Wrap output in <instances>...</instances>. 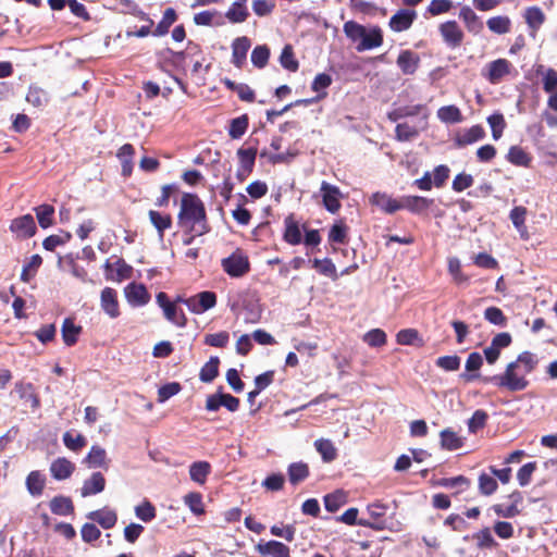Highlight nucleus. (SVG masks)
Masks as SVG:
<instances>
[{
	"label": "nucleus",
	"instance_id": "obj_12",
	"mask_svg": "<svg viewBox=\"0 0 557 557\" xmlns=\"http://www.w3.org/2000/svg\"><path fill=\"white\" fill-rule=\"evenodd\" d=\"M256 550L263 556L290 557L289 547L284 543L275 540L258 543Z\"/></svg>",
	"mask_w": 557,
	"mask_h": 557
},
{
	"label": "nucleus",
	"instance_id": "obj_19",
	"mask_svg": "<svg viewBox=\"0 0 557 557\" xmlns=\"http://www.w3.org/2000/svg\"><path fill=\"white\" fill-rule=\"evenodd\" d=\"M527 208L522 206H517L511 209L509 213V219L512 222V225L519 233L520 237L523 240H528L530 238V233L528 231V227L525 225V216H527Z\"/></svg>",
	"mask_w": 557,
	"mask_h": 557
},
{
	"label": "nucleus",
	"instance_id": "obj_21",
	"mask_svg": "<svg viewBox=\"0 0 557 557\" xmlns=\"http://www.w3.org/2000/svg\"><path fill=\"white\" fill-rule=\"evenodd\" d=\"M106 486V479L100 472H94L91 476L84 481L81 488V495L87 497L101 493Z\"/></svg>",
	"mask_w": 557,
	"mask_h": 557
},
{
	"label": "nucleus",
	"instance_id": "obj_15",
	"mask_svg": "<svg viewBox=\"0 0 557 557\" xmlns=\"http://www.w3.org/2000/svg\"><path fill=\"white\" fill-rule=\"evenodd\" d=\"M383 44V35L380 27L374 26L369 30L364 28V35L361 37L360 42L357 45V51H366L377 48Z\"/></svg>",
	"mask_w": 557,
	"mask_h": 557
},
{
	"label": "nucleus",
	"instance_id": "obj_52",
	"mask_svg": "<svg viewBox=\"0 0 557 557\" xmlns=\"http://www.w3.org/2000/svg\"><path fill=\"white\" fill-rule=\"evenodd\" d=\"M507 159L510 163L519 166H528L531 161L529 154L519 146L510 147Z\"/></svg>",
	"mask_w": 557,
	"mask_h": 557
},
{
	"label": "nucleus",
	"instance_id": "obj_46",
	"mask_svg": "<svg viewBox=\"0 0 557 557\" xmlns=\"http://www.w3.org/2000/svg\"><path fill=\"white\" fill-rule=\"evenodd\" d=\"M270 58V49L267 45H259L253 48L251 52V63L257 69H263L267 66Z\"/></svg>",
	"mask_w": 557,
	"mask_h": 557
},
{
	"label": "nucleus",
	"instance_id": "obj_36",
	"mask_svg": "<svg viewBox=\"0 0 557 557\" xmlns=\"http://www.w3.org/2000/svg\"><path fill=\"white\" fill-rule=\"evenodd\" d=\"M210 471L211 466L207 461H196L189 467L190 479L198 484H203L206 482Z\"/></svg>",
	"mask_w": 557,
	"mask_h": 557
},
{
	"label": "nucleus",
	"instance_id": "obj_45",
	"mask_svg": "<svg viewBox=\"0 0 557 557\" xmlns=\"http://www.w3.org/2000/svg\"><path fill=\"white\" fill-rule=\"evenodd\" d=\"M176 21V12L172 8H168L162 16V20L158 23L153 36H163L168 34L171 25Z\"/></svg>",
	"mask_w": 557,
	"mask_h": 557
},
{
	"label": "nucleus",
	"instance_id": "obj_34",
	"mask_svg": "<svg viewBox=\"0 0 557 557\" xmlns=\"http://www.w3.org/2000/svg\"><path fill=\"white\" fill-rule=\"evenodd\" d=\"M437 117L446 124H456L462 121L461 111L454 104L441 107L437 110Z\"/></svg>",
	"mask_w": 557,
	"mask_h": 557
},
{
	"label": "nucleus",
	"instance_id": "obj_55",
	"mask_svg": "<svg viewBox=\"0 0 557 557\" xmlns=\"http://www.w3.org/2000/svg\"><path fill=\"white\" fill-rule=\"evenodd\" d=\"M488 414L482 410L478 409L473 412L472 417L468 420V430L470 433L474 434L480 429H483L486 421H487Z\"/></svg>",
	"mask_w": 557,
	"mask_h": 557
},
{
	"label": "nucleus",
	"instance_id": "obj_31",
	"mask_svg": "<svg viewBox=\"0 0 557 557\" xmlns=\"http://www.w3.org/2000/svg\"><path fill=\"white\" fill-rule=\"evenodd\" d=\"M62 338L66 346H73L78 339L82 327L76 325L70 318L65 319L62 324Z\"/></svg>",
	"mask_w": 557,
	"mask_h": 557
},
{
	"label": "nucleus",
	"instance_id": "obj_44",
	"mask_svg": "<svg viewBox=\"0 0 557 557\" xmlns=\"http://www.w3.org/2000/svg\"><path fill=\"white\" fill-rule=\"evenodd\" d=\"M419 127L409 123H398L395 128V137L398 141H408L419 135Z\"/></svg>",
	"mask_w": 557,
	"mask_h": 557
},
{
	"label": "nucleus",
	"instance_id": "obj_28",
	"mask_svg": "<svg viewBox=\"0 0 557 557\" xmlns=\"http://www.w3.org/2000/svg\"><path fill=\"white\" fill-rule=\"evenodd\" d=\"M49 507L51 512L58 516H69L74 511L72 499L62 495L53 497Z\"/></svg>",
	"mask_w": 557,
	"mask_h": 557
},
{
	"label": "nucleus",
	"instance_id": "obj_53",
	"mask_svg": "<svg viewBox=\"0 0 557 557\" xmlns=\"http://www.w3.org/2000/svg\"><path fill=\"white\" fill-rule=\"evenodd\" d=\"M487 123L492 129V136L498 140L506 127V122L502 113H494L487 117Z\"/></svg>",
	"mask_w": 557,
	"mask_h": 557
},
{
	"label": "nucleus",
	"instance_id": "obj_60",
	"mask_svg": "<svg viewBox=\"0 0 557 557\" xmlns=\"http://www.w3.org/2000/svg\"><path fill=\"white\" fill-rule=\"evenodd\" d=\"M364 26L361 24L355 22V21H348L344 24V33L345 35L351 40V41H359L361 37L364 35Z\"/></svg>",
	"mask_w": 557,
	"mask_h": 557
},
{
	"label": "nucleus",
	"instance_id": "obj_38",
	"mask_svg": "<svg viewBox=\"0 0 557 557\" xmlns=\"http://www.w3.org/2000/svg\"><path fill=\"white\" fill-rule=\"evenodd\" d=\"M314 447L324 462H331L337 457V450L330 440L319 438L314 442Z\"/></svg>",
	"mask_w": 557,
	"mask_h": 557
},
{
	"label": "nucleus",
	"instance_id": "obj_25",
	"mask_svg": "<svg viewBox=\"0 0 557 557\" xmlns=\"http://www.w3.org/2000/svg\"><path fill=\"white\" fill-rule=\"evenodd\" d=\"M485 137V131L481 125H473L456 137V145L465 147L472 145Z\"/></svg>",
	"mask_w": 557,
	"mask_h": 557
},
{
	"label": "nucleus",
	"instance_id": "obj_63",
	"mask_svg": "<svg viewBox=\"0 0 557 557\" xmlns=\"http://www.w3.org/2000/svg\"><path fill=\"white\" fill-rule=\"evenodd\" d=\"M205 344L212 347L223 348L230 342V334L222 331L214 334H207L203 339Z\"/></svg>",
	"mask_w": 557,
	"mask_h": 557
},
{
	"label": "nucleus",
	"instance_id": "obj_22",
	"mask_svg": "<svg viewBox=\"0 0 557 557\" xmlns=\"http://www.w3.org/2000/svg\"><path fill=\"white\" fill-rule=\"evenodd\" d=\"M87 518L99 523L106 530L113 528L117 521L116 512L107 508L91 511Z\"/></svg>",
	"mask_w": 557,
	"mask_h": 557
},
{
	"label": "nucleus",
	"instance_id": "obj_16",
	"mask_svg": "<svg viewBox=\"0 0 557 557\" xmlns=\"http://www.w3.org/2000/svg\"><path fill=\"white\" fill-rule=\"evenodd\" d=\"M46 481L47 478L41 471H30L25 480V486L28 494L33 497L41 496L46 486Z\"/></svg>",
	"mask_w": 557,
	"mask_h": 557
},
{
	"label": "nucleus",
	"instance_id": "obj_9",
	"mask_svg": "<svg viewBox=\"0 0 557 557\" xmlns=\"http://www.w3.org/2000/svg\"><path fill=\"white\" fill-rule=\"evenodd\" d=\"M125 297L133 307H141L149 302L150 294L143 284L131 283L125 289Z\"/></svg>",
	"mask_w": 557,
	"mask_h": 557
},
{
	"label": "nucleus",
	"instance_id": "obj_20",
	"mask_svg": "<svg viewBox=\"0 0 557 557\" xmlns=\"http://www.w3.org/2000/svg\"><path fill=\"white\" fill-rule=\"evenodd\" d=\"M483 364V357L480 352H471L466 361L465 368L466 371L469 373H462L460 377L465 380L466 382H471L475 379H480L482 381V377L480 373L478 372L480 368Z\"/></svg>",
	"mask_w": 557,
	"mask_h": 557
},
{
	"label": "nucleus",
	"instance_id": "obj_57",
	"mask_svg": "<svg viewBox=\"0 0 557 557\" xmlns=\"http://www.w3.org/2000/svg\"><path fill=\"white\" fill-rule=\"evenodd\" d=\"M331 84H332V77H331V75H329L326 73H320L314 77V79L311 84V89L315 92L322 91V95H319L317 97V99H321L322 97L326 96L325 89L327 87H330Z\"/></svg>",
	"mask_w": 557,
	"mask_h": 557
},
{
	"label": "nucleus",
	"instance_id": "obj_59",
	"mask_svg": "<svg viewBox=\"0 0 557 557\" xmlns=\"http://www.w3.org/2000/svg\"><path fill=\"white\" fill-rule=\"evenodd\" d=\"M135 515L139 520L150 522L156 518V508L150 502L145 500L135 507Z\"/></svg>",
	"mask_w": 557,
	"mask_h": 557
},
{
	"label": "nucleus",
	"instance_id": "obj_61",
	"mask_svg": "<svg viewBox=\"0 0 557 557\" xmlns=\"http://www.w3.org/2000/svg\"><path fill=\"white\" fill-rule=\"evenodd\" d=\"M497 486V481L493 476L486 473H482L479 476V491L482 495H492L496 492Z\"/></svg>",
	"mask_w": 557,
	"mask_h": 557
},
{
	"label": "nucleus",
	"instance_id": "obj_58",
	"mask_svg": "<svg viewBox=\"0 0 557 557\" xmlns=\"http://www.w3.org/2000/svg\"><path fill=\"white\" fill-rule=\"evenodd\" d=\"M281 65L292 72L298 70L299 63L294 57V52L290 46H285L280 57Z\"/></svg>",
	"mask_w": 557,
	"mask_h": 557
},
{
	"label": "nucleus",
	"instance_id": "obj_48",
	"mask_svg": "<svg viewBox=\"0 0 557 557\" xmlns=\"http://www.w3.org/2000/svg\"><path fill=\"white\" fill-rule=\"evenodd\" d=\"M248 128V116L246 114L235 117L230 123L228 135L233 139L240 138Z\"/></svg>",
	"mask_w": 557,
	"mask_h": 557
},
{
	"label": "nucleus",
	"instance_id": "obj_49",
	"mask_svg": "<svg viewBox=\"0 0 557 557\" xmlns=\"http://www.w3.org/2000/svg\"><path fill=\"white\" fill-rule=\"evenodd\" d=\"M184 504L189 508V510L196 515L205 513V506L202 503V495L198 492H190L184 496Z\"/></svg>",
	"mask_w": 557,
	"mask_h": 557
},
{
	"label": "nucleus",
	"instance_id": "obj_5",
	"mask_svg": "<svg viewBox=\"0 0 557 557\" xmlns=\"http://www.w3.org/2000/svg\"><path fill=\"white\" fill-rule=\"evenodd\" d=\"M36 230L35 219L29 213L13 219L10 224V231L20 239L33 237Z\"/></svg>",
	"mask_w": 557,
	"mask_h": 557
},
{
	"label": "nucleus",
	"instance_id": "obj_24",
	"mask_svg": "<svg viewBox=\"0 0 557 557\" xmlns=\"http://www.w3.org/2000/svg\"><path fill=\"white\" fill-rule=\"evenodd\" d=\"M419 57L410 50H404L397 58V65L404 74H413L419 65Z\"/></svg>",
	"mask_w": 557,
	"mask_h": 557
},
{
	"label": "nucleus",
	"instance_id": "obj_35",
	"mask_svg": "<svg viewBox=\"0 0 557 557\" xmlns=\"http://www.w3.org/2000/svg\"><path fill=\"white\" fill-rule=\"evenodd\" d=\"M15 391L21 399L30 403L32 408L36 409L39 407V398L34 392V385L32 383L18 382L15 384Z\"/></svg>",
	"mask_w": 557,
	"mask_h": 557
},
{
	"label": "nucleus",
	"instance_id": "obj_26",
	"mask_svg": "<svg viewBox=\"0 0 557 557\" xmlns=\"http://www.w3.org/2000/svg\"><path fill=\"white\" fill-rule=\"evenodd\" d=\"M247 0H234L230 9L225 13V17L231 23H243L248 17Z\"/></svg>",
	"mask_w": 557,
	"mask_h": 557
},
{
	"label": "nucleus",
	"instance_id": "obj_47",
	"mask_svg": "<svg viewBox=\"0 0 557 557\" xmlns=\"http://www.w3.org/2000/svg\"><path fill=\"white\" fill-rule=\"evenodd\" d=\"M163 313L165 319L174 325L178 327H184L186 325L187 319L184 312L178 310L174 302L168 305L166 308L163 309Z\"/></svg>",
	"mask_w": 557,
	"mask_h": 557
},
{
	"label": "nucleus",
	"instance_id": "obj_17",
	"mask_svg": "<svg viewBox=\"0 0 557 557\" xmlns=\"http://www.w3.org/2000/svg\"><path fill=\"white\" fill-rule=\"evenodd\" d=\"M432 205L433 199L421 196H404L400 198L401 209H407L416 214L426 211Z\"/></svg>",
	"mask_w": 557,
	"mask_h": 557
},
{
	"label": "nucleus",
	"instance_id": "obj_43",
	"mask_svg": "<svg viewBox=\"0 0 557 557\" xmlns=\"http://www.w3.org/2000/svg\"><path fill=\"white\" fill-rule=\"evenodd\" d=\"M106 450L98 445H94L86 456L85 461L90 468H101L106 466Z\"/></svg>",
	"mask_w": 557,
	"mask_h": 557
},
{
	"label": "nucleus",
	"instance_id": "obj_42",
	"mask_svg": "<svg viewBox=\"0 0 557 557\" xmlns=\"http://www.w3.org/2000/svg\"><path fill=\"white\" fill-rule=\"evenodd\" d=\"M486 24L491 32L503 35L509 33L511 21L508 16L498 15L488 18Z\"/></svg>",
	"mask_w": 557,
	"mask_h": 557
},
{
	"label": "nucleus",
	"instance_id": "obj_50",
	"mask_svg": "<svg viewBox=\"0 0 557 557\" xmlns=\"http://www.w3.org/2000/svg\"><path fill=\"white\" fill-rule=\"evenodd\" d=\"M257 150L255 148L244 149L240 148L237 151L240 168L244 172L250 173L255 165Z\"/></svg>",
	"mask_w": 557,
	"mask_h": 557
},
{
	"label": "nucleus",
	"instance_id": "obj_40",
	"mask_svg": "<svg viewBox=\"0 0 557 557\" xmlns=\"http://www.w3.org/2000/svg\"><path fill=\"white\" fill-rule=\"evenodd\" d=\"M34 211L36 213L38 223L42 228H48L53 224L54 208L51 205H40L35 207Z\"/></svg>",
	"mask_w": 557,
	"mask_h": 557
},
{
	"label": "nucleus",
	"instance_id": "obj_51",
	"mask_svg": "<svg viewBox=\"0 0 557 557\" xmlns=\"http://www.w3.org/2000/svg\"><path fill=\"white\" fill-rule=\"evenodd\" d=\"M41 263V257L39 255H33L28 262L23 267L21 273V281H23L24 283H28L35 275Z\"/></svg>",
	"mask_w": 557,
	"mask_h": 557
},
{
	"label": "nucleus",
	"instance_id": "obj_41",
	"mask_svg": "<svg viewBox=\"0 0 557 557\" xmlns=\"http://www.w3.org/2000/svg\"><path fill=\"white\" fill-rule=\"evenodd\" d=\"M513 362L519 364L523 373L530 374L537 367L539 359L536 355L531 351H522Z\"/></svg>",
	"mask_w": 557,
	"mask_h": 557
},
{
	"label": "nucleus",
	"instance_id": "obj_10",
	"mask_svg": "<svg viewBox=\"0 0 557 557\" xmlns=\"http://www.w3.org/2000/svg\"><path fill=\"white\" fill-rule=\"evenodd\" d=\"M339 521L349 524V525H360L370 528L373 530H384L385 523L384 521H370L366 518L358 519V509L357 508H349L347 509L339 518Z\"/></svg>",
	"mask_w": 557,
	"mask_h": 557
},
{
	"label": "nucleus",
	"instance_id": "obj_37",
	"mask_svg": "<svg viewBox=\"0 0 557 557\" xmlns=\"http://www.w3.org/2000/svg\"><path fill=\"white\" fill-rule=\"evenodd\" d=\"M441 446L447 450H457L462 447L463 441L450 429H445L440 433Z\"/></svg>",
	"mask_w": 557,
	"mask_h": 557
},
{
	"label": "nucleus",
	"instance_id": "obj_11",
	"mask_svg": "<svg viewBox=\"0 0 557 557\" xmlns=\"http://www.w3.org/2000/svg\"><path fill=\"white\" fill-rule=\"evenodd\" d=\"M251 47V41L248 37H237L232 42V63L242 69L246 62L247 52Z\"/></svg>",
	"mask_w": 557,
	"mask_h": 557
},
{
	"label": "nucleus",
	"instance_id": "obj_62",
	"mask_svg": "<svg viewBox=\"0 0 557 557\" xmlns=\"http://www.w3.org/2000/svg\"><path fill=\"white\" fill-rule=\"evenodd\" d=\"M181 384L177 382H171L162 385L158 389V401L165 403L171 397L177 395L181 392Z\"/></svg>",
	"mask_w": 557,
	"mask_h": 557
},
{
	"label": "nucleus",
	"instance_id": "obj_6",
	"mask_svg": "<svg viewBox=\"0 0 557 557\" xmlns=\"http://www.w3.org/2000/svg\"><path fill=\"white\" fill-rule=\"evenodd\" d=\"M512 64L506 59H497L490 62L485 69L483 75L491 84H499L502 79L510 74Z\"/></svg>",
	"mask_w": 557,
	"mask_h": 557
},
{
	"label": "nucleus",
	"instance_id": "obj_54",
	"mask_svg": "<svg viewBox=\"0 0 557 557\" xmlns=\"http://www.w3.org/2000/svg\"><path fill=\"white\" fill-rule=\"evenodd\" d=\"M363 342L370 347H381L386 343V333L381 329H373L363 335Z\"/></svg>",
	"mask_w": 557,
	"mask_h": 557
},
{
	"label": "nucleus",
	"instance_id": "obj_39",
	"mask_svg": "<svg viewBox=\"0 0 557 557\" xmlns=\"http://www.w3.org/2000/svg\"><path fill=\"white\" fill-rule=\"evenodd\" d=\"M219 363L220 359L218 357H211L200 370V381L203 383L212 382L219 374Z\"/></svg>",
	"mask_w": 557,
	"mask_h": 557
},
{
	"label": "nucleus",
	"instance_id": "obj_64",
	"mask_svg": "<svg viewBox=\"0 0 557 557\" xmlns=\"http://www.w3.org/2000/svg\"><path fill=\"white\" fill-rule=\"evenodd\" d=\"M460 358L457 355L442 356L435 361V364L444 371H457L460 367Z\"/></svg>",
	"mask_w": 557,
	"mask_h": 557
},
{
	"label": "nucleus",
	"instance_id": "obj_3",
	"mask_svg": "<svg viewBox=\"0 0 557 557\" xmlns=\"http://www.w3.org/2000/svg\"><path fill=\"white\" fill-rule=\"evenodd\" d=\"M320 194L325 210L332 214L337 213L342 207L341 199L344 198L341 189L323 181L320 186Z\"/></svg>",
	"mask_w": 557,
	"mask_h": 557
},
{
	"label": "nucleus",
	"instance_id": "obj_23",
	"mask_svg": "<svg viewBox=\"0 0 557 557\" xmlns=\"http://www.w3.org/2000/svg\"><path fill=\"white\" fill-rule=\"evenodd\" d=\"M372 205L379 207L386 213H394L401 209L400 200H396L384 193H375L371 197Z\"/></svg>",
	"mask_w": 557,
	"mask_h": 557
},
{
	"label": "nucleus",
	"instance_id": "obj_32",
	"mask_svg": "<svg viewBox=\"0 0 557 557\" xmlns=\"http://www.w3.org/2000/svg\"><path fill=\"white\" fill-rule=\"evenodd\" d=\"M523 16L529 28L534 33L537 32L545 22V14L539 7L527 8Z\"/></svg>",
	"mask_w": 557,
	"mask_h": 557
},
{
	"label": "nucleus",
	"instance_id": "obj_2",
	"mask_svg": "<svg viewBox=\"0 0 557 557\" xmlns=\"http://www.w3.org/2000/svg\"><path fill=\"white\" fill-rule=\"evenodd\" d=\"M527 373L516 362L507 364L505 372L492 376L482 377L484 384H493L498 388H505L509 392H521L529 386Z\"/></svg>",
	"mask_w": 557,
	"mask_h": 557
},
{
	"label": "nucleus",
	"instance_id": "obj_29",
	"mask_svg": "<svg viewBox=\"0 0 557 557\" xmlns=\"http://www.w3.org/2000/svg\"><path fill=\"white\" fill-rule=\"evenodd\" d=\"M149 220L158 232L159 238L163 239L165 230L172 226V218L170 214H162L159 211L150 210Z\"/></svg>",
	"mask_w": 557,
	"mask_h": 557
},
{
	"label": "nucleus",
	"instance_id": "obj_33",
	"mask_svg": "<svg viewBox=\"0 0 557 557\" xmlns=\"http://www.w3.org/2000/svg\"><path fill=\"white\" fill-rule=\"evenodd\" d=\"M290 484L297 485L309 476V467L305 462H293L287 469Z\"/></svg>",
	"mask_w": 557,
	"mask_h": 557
},
{
	"label": "nucleus",
	"instance_id": "obj_30",
	"mask_svg": "<svg viewBox=\"0 0 557 557\" xmlns=\"http://www.w3.org/2000/svg\"><path fill=\"white\" fill-rule=\"evenodd\" d=\"M285 231L284 240L289 245H298L301 243V232L298 223L294 220L293 215H288L284 220Z\"/></svg>",
	"mask_w": 557,
	"mask_h": 557
},
{
	"label": "nucleus",
	"instance_id": "obj_56",
	"mask_svg": "<svg viewBox=\"0 0 557 557\" xmlns=\"http://www.w3.org/2000/svg\"><path fill=\"white\" fill-rule=\"evenodd\" d=\"M473 539L476 540V546L481 549L493 548L497 545L488 528H484L473 534Z\"/></svg>",
	"mask_w": 557,
	"mask_h": 557
},
{
	"label": "nucleus",
	"instance_id": "obj_14",
	"mask_svg": "<svg viewBox=\"0 0 557 557\" xmlns=\"http://www.w3.org/2000/svg\"><path fill=\"white\" fill-rule=\"evenodd\" d=\"M75 470V465L65 457H58L49 467L51 476L57 481L69 479Z\"/></svg>",
	"mask_w": 557,
	"mask_h": 557
},
{
	"label": "nucleus",
	"instance_id": "obj_1",
	"mask_svg": "<svg viewBox=\"0 0 557 557\" xmlns=\"http://www.w3.org/2000/svg\"><path fill=\"white\" fill-rule=\"evenodd\" d=\"M177 224L185 234H194V236H202L210 232L205 205L197 195L183 194Z\"/></svg>",
	"mask_w": 557,
	"mask_h": 557
},
{
	"label": "nucleus",
	"instance_id": "obj_13",
	"mask_svg": "<svg viewBox=\"0 0 557 557\" xmlns=\"http://www.w3.org/2000/svg\"><path fill=\"white\" fill-rule=\"evenodd\" d=\"M417 17L413 10L401 9L397 11L389 20L392 30L400 33L409 29Z\"/></svg>",
	"mask_w": 557,
	"mask_h": 557
},
{
	"label": "nucleus",
	"instance_id": "obj_18",
	"mask_svg": "<svg viewBox=\"0 0 557 557\" xmlns=\"http://www.w3.org/2000/svg\"><path fill=\"white\" fill-rule=\"evenodd\" d=\"M101 308L112 319L120 315L117 294L111 287H106L101 292Z\"/></svg>",
	"mask_w": 557,
	"mask_h": 557
},
{
	"label": "nucleus",
	"instance_id": "obj_7",
	"mask_svg": "<svg viewBox=\"0 0 557 557\" xmlns=\"http://www.w3.org/2000/svg\"><path fill=\"white\" fill-rule=\"evenodd\" d=\"M222 268L230 276L240 277L249 271V261L240 253H232L222 260Z\"/></svg>",
	"mask_w": 557,
	"mask_h": 557
},
{
	"label": "nucleus",
	"instance_id": "obj_8",
	"mask_svg": "<svg viewBox=\"0 0 557 557\" xmlns=\"http://www.w3.org/2000/svg\"><path fill=\"white\" fill-rule=\"evenodd\" d=\"M440 33L445 44L450 48H457L463 40V32L456 21H447L440 25Z\"/></svg>",
	"mask_w": 557,
	"mask_h": 557
},
{
	"label": "nucleus",
	"instance_id": "obj_27",
	"mask_svg": "<svg viewBox=\"0 0 557 557\" xmlns=\"http://www.w3.org/2000/svg\"><path fill=\"white\" fill-rule=\"evenodd\" d=\"M459 17L463 21L469 32L478 34L483 28V23L470 7H462Z\"/></svg>",
	"mask_w": 557,
	"mask_h": 557
},
{
	"label": "nucleus",
	"instance_id": "obj_4",
	"mask_svg": "<svg viewBox=\"0 0 557 557\" xmlns=\"http://www.w3.org/2000/svg\"><path fill=\"white\" fill-rule=\"evenodd\" d=\"M177 300L184 302L193 313L200 314L215 306L216 295L206 290L187 299L180 297Z\"/></svg>",
	"mask_w": 557,
	"mask_h": 557
}]
</instances>
